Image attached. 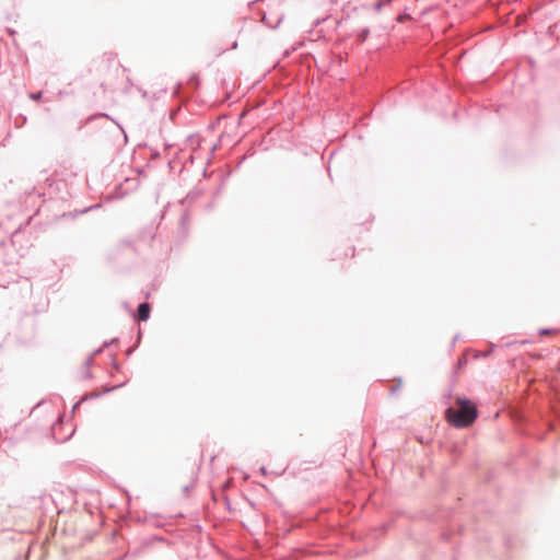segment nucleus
Here are the masks:
<instances>
[{
	"instance_id": "f257e3e1",
	"label": "nucleus",
	"mask_w": 560,
	"mask_h": 560,
	"mask_svg": "<svg viewBox=\"0 0 560 560\" xmlns=\"http://www.w3.org/2000/svg\"><path fill=\"white\" fill-rule=\"evenodd\" d=\"M457 408L446 409V419L455 428H467L478 417L477 406L466 397H457Z\"/></svg>"
},
{
	"instance_id": "f03ea898",
	"label": "nucleus",
	"mask_w": 560,
	"mask_h": 560,
	"mask_svg": "<svg viewBox=\"0 0 560 560\" xmlns=\"http://www.w3.org/2000/svg\"><path fill=\"white\" fill-rule=\"evenodd\" d=\"M151 306L147 302H142L137 307V316L140 322H145L150 318Z\"/></svg>"
},
{
	"instance_id": "7ed1b4c3",
	"label": "nucleus",
	"mask_w": 560,
	"mask_h": 560,
	"mask_svg": "<svg viewBox=\"0 0 560 560\" xmlns=\"http://www.w3.org/2000/svg\"><path fill=\"white\" fill-rule=\"evenodd\" d=\"M369 35H370V30L368 27H364V28L359 31V33H358V40L360 43H363V42H365L368 39Z\"/></svg>"
},
{
	"instance_id": "20e7f679",
	"label": "nucleus",
	"mask_w": 560,
	"mask_h": 560,
	"mask_svg": "<svg viewBox=\"0 0 560 560\" xmlns=\"http://www.w3.org/2000/svg\"><path fill=\"white\" fill-rule=\"evenodd\" d=\"M98 117H105V118H108L113 121H115L113 118H110L109 115L105 114V113H100V114H94V115H91L86 118L85 122H91L93 121L94 119L98 118Z\"/></svg>"
},
{
	"instance_id": "39448f33",
	"label": "nucleus",
	"mask_w": 560,
	"mask_h": 560,
	"mask_svg": "<svg viewBox=\"0 0 560 560\" xmlns=\"http://www.w3.org/2000/svg\"><path fill=\"white\" fill-rule=\"evenodd\" d=\"M408 20H411V15L408 13L407 9H405L402 13L398 14L397 21L399 23H404L405 21Z\"/></svg>"
},
{
	"instance_id": "423d86ee",
	"label": "nucleus",
	"mask_w": 560,
	"mask_h": 560,
	"mask_svg": "<svg viewBox=\"0 0 560 560\" xmlns=\"http://www.w3.org/2000/svg\"><path fill=\"white\" fill-rule=\"evenodd\" d=\"M188 221H189V215L187 212H184L183 215L180 217V221H179L180 226L184 229Z\"/></svg>"
},
{
	"instance_id": "0eeeda50",
	"label": "nucleus",
	"mask_w": 560,
	"mask_h": 560,
	"mask_svg": "<svg viewBox=\"0 0 560 560\" xmlns=\"http://www.w3.org/2000/svg\"><path fill=\"white\" fill-rule=\"evenodd\" d=\"M262 21H264L268 26H270L271 28H276V27L280 24V22L282 21V18H279V19L277 20L276 24H273V25H272V24H270V23L268 22V20H267V18H266V15H264Z\"/></svg>"
},
{
	"instance_id": "6e6552de",
	"label": "nucleus",
	"mask_w": 560,
	"mask_h": 560,
	"mask_svg": "<svg viewBox=\"0 0 560 560\" xmlns=\"http://www.w3.org/2000/svg\"><path fill=\"white\" fill-rule=\"evenodd\" d=\"M43 96L42 92H35L30 94V98L33 101H39Z\"/></svg>"
},
{
	"instance_id": "1a4fd4ad",
	"label": "nucleus",
	"mask_w": 560,
	"mask_h": 560,
	"mask_svg": "<svg viewBox=\"0 0 560 560\" xmlns=\"http://www.w3.org/2000/svg\"><path fill=\"white\" fill-rule=\"evenodd\" d=\"M102 351V349H96L93 351L92 355L86 360V364L90 365L93 361V357L98 354Z\"/></svg>"
},
{
	"instance_id": "9d476101",
	"label": "nucleus",
	"mask_w": 560,
	"mask_h": 560,
	"mask_svg": "<svg viewBox=\"0 0 560 560\" xmlns=\"http://www.w3.org/2000/svg\"><path fill=\"white\" fill-rule=\"evenodd\" d=\"M551 332H553V330L549 328H541L539 330V335H550Z\"/></svg>"
},
{
	"instance_id": "9b49d317",
	"label": "nucleus",
	"mask_w": 560,
	"mask_h": 560,
	"mask_svg": "<svg viewBox=\"0 0 560 560\" xmlns=\"http://www.w3.org/2000/svg\"><path fill=\"white\" fill-rule=\"evenodd\" d=\"M384 4H385V2H383V1H378V2H376V3H375L374 9H375L376 11H380V10H381V8H382Z\"/></svg>"
},
{
	"instance_id": "f8f14e48",
	"label": "nucleus",
	"mask_w": 560,
	"mask_h": 560,
	"mask_svg": "<svg viewBox=\"0 0 560 560\" xmlns=\"http://www.w3.org/2000/svg\"><path fill=\"white\" fill-rule=\"evenodd\" d=\"M117 341H118V339H117V338H114L110 342L105 341V342H104V347H108L109 345H113V343H115V342H117Z\"/></svg>"
},
{
	"instance_id": "ddd939ff",
	"label": "nucleus",
	"mask_w": 560,
	"mask_h": 560,
	"mask_svg": "<svg viewBox=\"0 0 560 560\" xmlns=\"http://www.w3.org/2000/svg\"><path fill=\"white\" fill-rule=\"evenodd\" d=\"M159 155H160V153H159L158 151H154V152L152 153V159H156Z\"/></svg>"
},
{
	"instance_id": "4468645a",
	"label": "nucleus",
	"mask_w": 560,
	"mask_h": 560,
	"mask_svg": "<svg viewBox=\"0 0 560 560\" xmlns=\"http://www.w3.org/2000/svg\"><path fill=\"white\" fill-rule=\"evenodd\" d=\"M113 366H114L116 370H119V364H118L116 361H114V362H113Z\"/></svg>"
},
{
	"instance_id": "2eb2a0df",
	"label": "nucleus",
	"mask_w": 560,
	"mask_h": 560,
	"mask_svg": "<svg viewBox=\"0 0 560 560\" xmlns=\"http://www.w3.org/2000/svg\"><path fill=\"white\" fill-rule=\"evenodd\" d=\"M183 491H184V492H188V491H189V487H188V486H185V487L183 488Z\"/></svg>"
},
{
	"instance_id": "dca6fc26",
	"label": "nucleus",
	"mask_w": 560,
	"mask_h": 560,
	"mask_svg": "<svg viewBox=\"0 0 560 560\" xmlns=\"http://www.w3.org/2000/svg\"><path fill=\"white\" fill-rule=\"evenodd\" d=\"M260 471H261V474H264V475H265V474H266V468H265V467H261V468H260Z\"/></svg>"
},
{
	"instance_id": "f3484780",
	"label": "nucleus",
	"mask_w": 560,
	"mask_h": 560,
	"mask_svg": "<svg viewBox=\"0 0 560 560\" xmlns=\"http://www.w3.org/2000/svg\"><path fill=\"white\" fill-rule=\"evenodd\" d=\"M81 401H78L75 402V405L73 406V410L80 405Z\"/></svg>"
},
{
	"instance_id": "a211bd4d",
	"label": "nucleus",
	"mask_w": 560,
	"mask_h": 560,
	"mask_svg": "<svg viewBox=\"0 0 560 560\" xmlns=\"http://www.w3.org/2000/svg\"><path fill=\"white\" fill-rule=\"evenodd\" d=\"M92 397H100V394L98 393L93 394Z\"/></svg>"
},
{
	"instance_id": "6ab92c4d",
	"label": "nucleus",
	"mask_w": 560,
	"mask_h": 560,
	"mask_svg": "<svg viewBox=\"0 0 560 560\" xmlns=\"http://www.w3.org/2000/svg\"><path fill=\"white\" fill-rule=\"evenodd\" d=\"M131 352H132V349H129V350H128V352H127V354H128V355H130V354H131Z\"/></svg>"
},
{
	"instance_id": "aec40b11",
	"label": "nucleus",
	"mask_w": 560,
	"mask_h": 560,
	"mask_svg": "<svg viewBox=\"0 0 560 560\" xmlns=\"http://www.w3.org/2000/svg\"><path fill=\"white\" fill-rule=\"evenodd\" d=\"M455 341H458V336H455V337H454V342H455Z\"/></svg>"
},
{
	"instance_id": "412c9836",
	"label": "nucleus",
	"mask_w": 560,
	"mask_h": 560,
	"mask_svg": "<svg viewBox=\"0 0 560 560\" xmlns=\"http://www.w3.org/2000/svg\"><path fill=\"white\" fill-rule=\"evenodd\" d=\"M85 376H86V377H91L90 372H86Z\"/></svg>"
}]
</instances>
